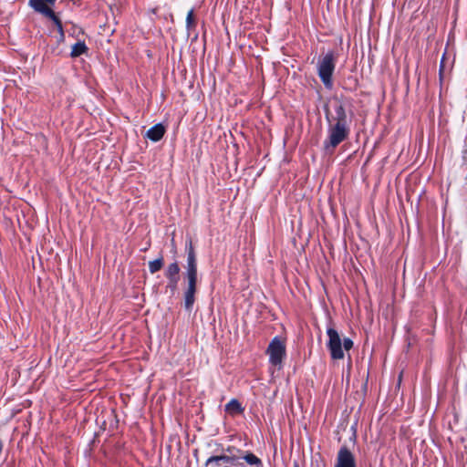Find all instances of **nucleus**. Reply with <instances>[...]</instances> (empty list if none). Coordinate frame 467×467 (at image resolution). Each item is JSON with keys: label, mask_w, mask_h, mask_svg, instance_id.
I'll use <instances>...</instances> for the list:
<instances>
[{"label": "nucleus", "mask_w": 467, "mask_h": 467, "mask_svg": "<svg viewBox=\"0 0 467 467\" xmlns=\"http://www.w3.org/2000/svg\"><path fill=\"white\" fill-rule=\"evenodd\" d=\"M179 274H180V266H179L178 262H176V261L170 264L165 270L166 278H180Z\"/></svg>", "instance_id": "nucleus-10"}, {"label": "nucleus", "mask_w": 467, "mask_h": 467, "mask_svg": "<svg viewBox=\"0 0 467 467\" xmlns=\"http://www.w3.org/2000/svg\"><path fill=\"white\" fill-rule=\"evenodd\" d=\"M334 467H357L355 456L347 446L339 449Z\"/></svg>", "instance_id": "nucleus-6"}, {"label": "nucleus", "mask_w": 467, "mask_h": 467, "mask_svg": "<svg viewBox=\"0 0 467 467\" xmlns=\"http://www.w3.org/2000/svg\"><path fill=\"white\" fill-rule=\"evenodd\" d=\"M244 461L251 465H260L262 463L261 460L253 453H247L244 456Z\"/></svg>", "instance_id": "nucleus-15"}, {"label": "nucleus", "mask_w": 467, "mask_h": 467, "mask_svg": "<svg viewBox=\"0 0 467 467\" xmlns=\"http://www.w3.org/2000/svg\"><path fill=\"white\" fill-rule=\"evenodd\" d=\"M327 334L328 336L327 348L330 351L333 359H341L344 358L342 348V341L337 331L332 327L327 328Z\"/></svg>", "instance_id": "nucleus-5"}, {"label": "nucleus", "mask_w": 467, "mask_h": 467, "mask_svg": "<svg viewBox=\"0 0 467 467\" xmlns=\"http://www.w3.org/2000/svg\"><path fill=\"white\" fill-rule=\"evenodd\" d=\"M342 346H343L345 350L348 351L353 347V341L350 338H348V337H345L343 342H342Z\"/></svg>", "instance_id": "nucleus-18"}, {"label": "nucleus", "mask_w": 467, "mask_h": 467, "mask_svg": "<svg viewBox=\"0 0 467 467\" xmlns=\"http://www.w3.org/2000/svg\"><path fill=\"white\" fill-rule=\"evenodd\" d=\"M57 31L59 32L61 38H63V37H64V30H63V26H62V24H61V25H58V26H57Z\"/></svg>", "instance_id": "nucleus-19"}, {"label": "nucleus", "mask_w": 467, "mask_h": 467, "mask_svg": "<svg viewBox=\"0 0 467 467\" xmlns=\"http://www.w3.org/2000/svg\"><path fill=\"white\" fill-rule=\"evenodd\" d=\"M367 383H368V381H365L362 388L366 389L367 388Z\"/></svg>", "instance_id": "nucleus-21"}, {"label": "nucleus", "mask_w": 467, "mask_h": 467, "mask_svg": "<svg viewBox=\"0 0 467 467\" xmlns=\"http://www.w3.org/2000/svg\"><path fill=\"white\" fill-rule=\"evenodd\" d=\"M57 0H29V6L36 12L47 16L53 10L51 6L56 4Z\"/></svg>", "instance_id": "nucleus-7"}, {"label": "nucleus", "mask_w": 467, "mask_h": 467, "mask_svg": "<svg viewBox=\"0 0 467 467\" xmlns=\"http://www.w3.org/2000/svg\"><path fill=\"white\" fill-rule=\"evenodd\" d=\"M294 467H299L298 463H296H296L294 464Z\"/></svg>", "instance_id": "nucleus-23"}, {"label": "nucleus", "mask_w": 467, "mask_h": 467, "mask_svg": "<svg viewBox=\"0 0 467 467\" xmlns=\"http://www.w3.org/2000/svg\"><path fill=\"white\" fill-rule=\"evenodd\" d=\"M165 133V127L161 123L155 124L146 133V137L151 141H159Z\"/></svg>", "instance_id": "nucleus-8"}, {"label": "nucleus", "mask_w": 467, "mask_h": 467, "mask_svg": "<svg viewBox=\"0 0 467 467\" xmlns=\"http://www.w3.org/2000/svg\"><path fill=\"white\" fill-rule=\"evenodd\" d=\"M266 353L269 355L270 363L275 367H280L285 357V342L278 337H275L270 342Z\"/></svg>", "instance_id": "nucleus-4"}, {"label": "nucleus", "mask_w": 467, "mask_h": 467, "mask_svg": "<svg viewBox=\"0 0 467 467\" xmlns=\"http://www.w3.org/2000/svg\"><path fill=\"white\" fill-rule=\"evenodd\" d=\"M234 457L227 456V455H219V456H211L206 461V465L212 464V463H219L220 462H223L224 463H230L234 461Z\"/></svg>", "instance_id": "nucleus-12"}, {"label": "nucleus", "mask_w": 467, "mask_h": 467, "mask_svg": "<svg viewBox=\"0 0 467 467\" xmlns=\"http://www.w3.org/2000/svg\"><path fill=\"white\" fill-rule=\"evenodd\" d=\"M463 158H464V159H466V158H467V150H465L463 151Z\"/></svg>", "instance_id": "nucleus-20"}, {"label": "nucleus", "mask_w": 467, "mask_h": 467, "mask_svg": "<svg viewBox=\"0 0 467 467\" xmlns=\"http://www.w3.org/2000/svg\"><path fill=\"white\" fill-rule=\"evenodd\" d=\"M195 26H196V22L194 19L193 10L191 9L188 12L187 17H186V27L190 31V30H192L195 27Z\"/></svg>", "instance_id": "nucleus-14"}, {"label": "nucleus", "mask_w": 467, "mask_h": 467, "mask_svg": "<svg viewBox=\"0 0 467 467\" xmlns=\"http://www.w3.org/2000/svg\"><path fill=\"white\" fill-rule=\"evenodd\" d=\"M401 378H402V373L400 374L399 379H401Z\"/></svg>", "instance_id": "nucleus-22"}, {"label": "nucleus", "mask_w": 467, "mask_h": 467, "mask_svg": "<svg viewBox=\"0 0 467 467\" xmlns=\"http://www.w3.org/2000/svg\"><path fill=\"white\" fill-rule=\"evenodd\" d=\"M186 251L187 265L185 277L187 280V287L184 291V307L187 311H192L197 292L198 269L196 254L191 239L186 244Z\"/></svg>", "instance_id": "nucleus-2"}, {"label": "nucleus", "mask_w": 467, "mask_h": 467, "mask_svg": "<svg viewBox=\"0 0 467 467\" xmlns=\"http://www.w3.org/2000/svg\"><path fill=\"white\" fill-rule=\"evenodd\" d=\"M167 280L168 283L166 287L174 293L177 290L180 278H167Z\"/></svg>", "instance_id": "nucleus-16"}, {"label": "nucleus", "mask_w": 467, "mask_h": 467, "mask_svg": "<svg viewBox=\"0 0 467 467\" xmlns=\"http://www.w3.org/2000/svg\"><path fill=\"white\" fill-rule=\"evenodd\" d=\"M163 266V257L149 262V271L150 274H155L160 271Z\"/></svg>", "instance_id": "nucleus-13"}, {"label": "nucleus", "mask_w": 467, "mask_h": 467, "mask_svg": "<svg viewBox=\"0 0 467 467\" xmlns=\"http://www.w3.org/2000/svg\"><path fill=\"white\" fill-rule=\"evenodd\" d=\"M336 67V57L334 52L328 51L317 63V74L324 86L331 88L333 85L332 76Z\"/></svg>", "instance_id": "nucleus-3"}, {"label": "nucleus", "mask_w": 467, "mask_h": 467, "mask_svg": "<svg viewBox=\"0 0 467 467\" xmlns=\"http://www.w3.org/2000/svg\"><path fill=\"white\" fill-rule=\"evenodd\" d=\"M46 17L52 20L54 22V24L56 25V26H58V25L62 24L61 20L57 17V16L54 13V11H52L50 14H48Z\"/></svg>", "instance_id": "nucleus-17"}, {"label": "nucleus", "mask_w": 467, "mask_h": 467, "mask_svg": "<svg viewBox=\"0 0 467 467\" xmlns=\"http://www.w3.org/2000/svg\"><path fill=\"white\" fill-rule=\"evenodd\" d=\"M88 48L84 41H78L72 46V49L70 52L71 57H78L83 54L88 52Z\"/></svg>", "instance_id": "nucleus-9"}, {"label": "nucleus", "mask_w": 467, "mask_h": 467, "mask_svg": "<svg viewBox=\"0 0 467 467\" xmlns=\"http://www.w3.org/2000/svg\"><path fill=\"white\" fill-rule=\"evenodd\" d=\"M327 123V138L323 141V150L327 155H332L336 148L350 134L352 113L348 114L345 104L338 99L332 101V109L325 108Z\"/></svg>", "instance_id": "nucleus-1"}, {"label": "nucleus", "mask_w": 467, "mask_h": 467, "mask_svg": "<svg viewBox=\"0 0 467 467\" xmlns=\"http://www.w3.org/2000/svg\"><path fill=\"white\" fill-rule=\"evenodd\" d=\"M225 410L229 413L236 414L241 413L243 411V408L237 400L233 399L225 405Z\"/></svg>", "instance_id": "nucleus-11"}]
</instances>
